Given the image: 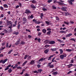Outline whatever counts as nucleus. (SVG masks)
I'll list each match as a JSON object with an SVG mask.
<instances>
[{
	"label": "nucleus",
	"mask_w": 76,
	"mask_h": 76,
	"mask_svg": "<svg viewBox=\"0 0 76 76\" xmlns=\"http://www.w3.org/2000/svg\"><path fill=\"white\" fill-rule=\"evenodd\" d=\"M32 21L34 22L36 24H39L40 23H43L42 21H41V22L39 21H37L36 20L34 19L32 20Z\"/></svg>",
	"instance_id": "1"
},
{
	"label": "nucleus",
	"mask_w": 76,
	"mask_h": 76,
	"mask_svg": "<svg viewBox=\"0 0 76 76\" xmlns=\"http://www.w3.org/2000/svg\"><path fill=\"white\" fill-rule=\"evenodd\" d=\"M51 63H52V62H51L48 63V65L47 66V67H48V66L49 67V66H50L51 64Z\"/></svg>",
	"instance_id": "35"
},
{
	"label": "nucleus",
	"mask_w": 76,
	"mask_h": 76,
	"mask_svg": "<svg viewBox=\"0 0 76 76\" xmlns=\"http://www.w3.org/2000/svg\"><path fill=\"white\" fill-rule=\"evenodd\" d=\"M28 38H31L32 36L30 35H28Z\"/></svg>",
	"instance_id": "61"
},
{
	"label": "nucleus",
	"mask_w": 76,
	"mask_h": 76,
	"mask_svg": "<svg viewBox=\"0 0 76 76\" xmlns=\"http://www.w3.org/2000/svg\"><path fill=\"white\" fill-rule=\"evenodd\" d=\"M45 23L48 25H49V24H50V23L48 21H46Z\"/></svg>",
	"instance_id": "48"
},
{
	"label": "nucleus",
	"mask_w": 76,
	"mask_h": 76,
	"mask_svg": "<svg viewBox=\"0 0 76 76\" xmlns=\"http://www.w3.org/2000/svg\"><path fill=\"white\" fill-rule=\"evenodd\" d=\"M14 34H15V35H17L18 34H19V32H14Z\"/></svg>",
	"instance_id": "40"
},
{
	"label": "nucleus",
	"mask_w": 76,
	"mask_h": 76,
	"mask_svg": "<svg viewBox=\"0 0 76 76\" xmlns=\"http://www.w3.org/2000/svg\"><path fill=\"white\" fill-rule=\"evenodd\" d=\"M59 4L60 6H63L64 5V4L61 2H59Z\"/></svg>",
	"instance_id": "31"
},
{
	"label": "nucleus",
	"mask_w": 76,
	"mask_h": 76,
	"mask_svg": "<svg viewBox=\"0 0 76 76\" xmlns=\"http://www.w3.org/2000/svg\"><path fill=\"white\" fill-rule=\"evenodd\" d=\"M40 16H44L43 13H41L40 14Z\"/></svg>",
	"instance_id": "64"
},
{
	"label": "nucleus",
	"mask_w": 76,
	"mask_h": 76,
	"mask_svg": "<svg viewBox=\"0 0 76 76\" xmlns=\"http://www.w3.org/2000/svg\"><path fill=\"white\" fill-rule=\"evenodd\" d=\"M27 62H28V61H24L22 64V66H25V65L26 64V63H27Z\"/></svg>",
	"instance_id": "20"
},
{
	"label": "nucleus",
	"mask_w": 76,
	"mask_h": 76,
	"mask_svg": "<svg viewBox=\"0 0 76 76\" xmlns=\"http://www.w3.org/2000/svg\"><path fill=\"white\" fill-rule=\"evenodd\" d=\"M56 20H58V21L60 20V19L58 17H56Z\"/></svg>",
	"instance_id": "29"
},
{
	"label": "nucleus",
	"mask_w": 76,
	"mask_h": 76,
	"mask_svg": "<svg viewBox=\"0 0 76 76\" xmlns=\"http://www.w3.org/2000/svg\"><path fill=\"white\" fill-rule=\"evenodd\" d=\"M17 69H21L22 67H20V66L17 67Z\"/></svg>",
	"instance_id": "51"
},
{
	"label": "nucleus",
	"mask_w": 76,
	"mask_h": 76,
	"mask_svg": "<svg viewBox=\"0 0 76 76\" xmlns=\"http://www.w3.org/2000/svg\"><path fill=\"white\" fill-rule=\"evenodd\" d=\"M51 1H53L52 0H49L48 1V3H50V2H51Z\"/></svg>",
	"instance_id": "53"
},
{
	"label": "nucleus",
	"mask_w": 76,
	"mask_h": 76,
	"mask_svg": "<svg viewBox=\"0 0 76 76\" xmlns=\"http://www.w3.org/2000/svg\"><path fill=\"white\" fill-rule=\"evenodd\" d=\"M9 69V68L7 67H7H6L4 69V71H6V70H8Z\"/></svg>",
	"instance_id": "50"
},
{
	"label": "nucleus",
	"mask_w": 76,
	"mask_h": 76,
	"mask_svg": "<svg viewBox=\"0 0 76 76\" xmlns=\"http://www.w3.org/2000/svg\"><path fill=\"white\" fill-rule=\"evenodd\" d=\"M57 41L60 42H63V41H61L60 39H58Z\"/></svg>",
	"instance_id": "43"
},
{
	"label": "nucleus",
	"mask_w": 76,
	"mask_h": 76,
	"mask_svg": "<svg viewBox=\"0 0 76 76\" xmlns=\"http://www.w3.org/2000/svg\"><path fill=\"white\" fill-rule=\"evenodd\" d=\"M31 2L32 3H36V1L34 0H33V1H31Z\"/></svg>",
	"instance_id": "44"
},
{
	"label": "nucleus",
	"mask_w": 76,
	"mask_h": 76,
	"mask_svg": "<svg viewBox=\"0 0 76 76\" xmlns=\"http://www.w3.org/2000/svg\"><path fill=\"white\" fill-rule=\"evenodd\" d=\"M41 35V33L39 32L38 33V36H40V35Z\"/></svg>",
	"instance_id": "60"
},
{
	"label": "nucleus",
	"mask_w": 76,
	"mask_h": 76,
	"mask_svg": "<svg viewBox=\"0 0 76 76\" xmlns=\"http://www.w3.org/2000/svg\"><path fill=\"white\" fill-rule=\"evenodd\" d=\"M52 74L53 75H57V72H53Z\"/></svg>",
	"instance_id": "23"
},
{
	"label": "nucleus",
	"mask_w": 76,
	"mask_h": 76,
	"mask_svg": "<svg viewBox=\"0 0 76 76\" xmlns=\"http://www.w3.org/2000/svg\"><path fill=\"white\" fill-rule=\"evenodd\" d=\"M61 33H62V34H64V33H66V31H60Z\"/></svg>",
	"instance_id": "34"
},
{
	"label": "nucleus",
	"mask_w": 76,
	"mask_h": 76,
	"mask_svg": "<svg viewBox=\"0 0 76 76\" xmlns=\"http://www.w3.org/2000/svg\"><path fill=\"white\" fill-rule=\"evenodd\" d=\"M51 50L52 51H57V49L56 48L54 49H51Z\"/></svg>",
	"instance_id": "22"
},
{
	"label": "nucleus",
	"mask_w": 76,
	"mask_h": 76,
	"mask_svg": "<svg viewBox=\"0 0 76 76\" xmlns=\"http://www.w3.org/2000/svg\"><path fill=\"white\" fill-rule=\"evenodd\" d=\"M8 72L9 73H10L12 72V69H10L8 70Z\"/></svg>",
	"instance_id": "17"
},
{
	"label": "nucleus",
	"mask_w": 76,
	"mask_h": 76,
	"mask_svg": "<svg viewBox=\"0 0 76 76\" xmlns=\"http://www.w3.org/2000/svg\"><path fill=\"white\" fill-rule=\"evenodd\" d=\"M72 35V33H69V34L66 35V37L67 38H68V37H70Z\"/></svg>",
	"instance_id": "10"
},
{
	"label": "nucleus",
	"mask_w": 76,
	"mask_h": 76,
	"mask_svg": "<svg viewBox=\"0 0 76 76\" xmlns=\"http://www.w3.org/2000/svg\"><path fill=\"white\" fill-rule=\"evenodd\" d=\"M7 25H12V21H8L7 22Z\"/></svg>",
	"instance_id": "13"
},
{
	"label": "nucleus",
	"mask_w": 76,
	"mask_h": 76,
	"mask_svg": "<svg viewBox=\"0 0 76 76\" xmlns=\"http://www.w3.org/2000/svg\"><path fill=\"white\" fill-rule=\"evenodd\" d=\"M51 28H48L47 29V31H51Z\"/></svg>",
	"instance_id": "59"
},
{
	"label": "nucleus",
	"mask_w": 76,
	"mask_h": 76,
	"mask_svg": "<svg viewBox=\"0 0 76 76\" xmlns=\"http://www.w3.org/2000/svg\"><path fill=\"white\" fill-rule=\"evenodd\" d=\"M64 24H66V25H69V23H68L66 22V21H64Z\"/></svg>",
	"instance_id": "49"
},
{
	"label": "nucleus",
	"mask_w": 76,
	"mask_h": 76,
	"mask_svg": "<svg viewBox=\"0 0 76 76\" xmlns=\"http://www.w3.org/2000/svg\"><path fill=\"white\" fill-rule=\"evenodd\" d=\"M37 66L38 67V68H40V67H41V65H39V64H38L37 65Z\"/></svg>",
	"instance_id": "56"
},
{
	"label": "nucleus",
	"mask_w": 76,
	"mask_h": 76,
	"mask_svg": "<svg viewBox=\"0 0 76 76\" xmlns=\"http://www.w3.org/2000/svg\"><path fill=\"white\" fill-rule=\"evenodd\" d=\"M23 21H24V22H26L27 21V19L26 18H23Z\"/></svg>",
	"instance_id": "27"
},
{
	"label": "nucleus",
	"mask_w": 76,
	"mask_h": 76,
	"mask_svg": "<svg viewBox=\"0 0 76 76\" xmlns=\"http://www.w3.org/2000/svg\"><path fill=\"white\" fill-rule=\"evenodd\" d=\"M75 1V0H68V2L70 5H73V2H74Z\"/></svg>",
	"instance_id": "3"
},
{
	"label": "nucleus",
	"mask_w": 76,
	"mask_h": 76,
	"mask_svg": "<svg viewBox=\"0 0 76 76\" xmlns=\"http://www.w3.org/2000/svg\"><path fill=\"white\" fill-rule=\"evenodd\" d=\"M35 63V61L34 60H32L30 62V64L31 65H34V64Z\"/></svg>",
	"instance_id": "11"
},
{
	"label": "nucleus",
	"mask_w": 76,
	"mask_h": 76,
	"mask_svg": "<svg viewBox=\"0 0 76 76\" xmlns=\"http://www.w3.org/2000/svg\"><path fill=\"white\" fill-rule=\"evenodd\" d=\"M5 48V47L1 48L0 49V51H2L3 50H4Z\"/></svg>",
	"instance_id": "45"
},
{
	"label": "nucleus",
	"mask_w": 76,
	"mask_h": 76,
	"mask_svg": "<svg viewBox=\"0 0 76 76\" xmlns=\"http://www.w3.org/2000/svg\"><path fill=\"white\" fill-rule=\"evenodd\" d=\"M20 24H18L17 26L18 29H19V28H20Z\"/></svg>",
	"instance_id": "41"
},
{
	"label": "nucleus",
	"mask_w": 76,
	"mask_h": 76,
	"mask_svg": "<svg viewBox=\"0 0 76 76\" xmlns=\"http://www.w3.org/2000/svg\"><path fill=\"white\" fill-rule=\"evenodd\" d=\"M30 18L32 19L33 18H34V16L32 15H31L30 17Z\"/></svg>",
	"instance_id": "58"
},
{
	"label": "nucleus",
	"mask_w": 76,
	"mask_h": 76,
	"mask_svg": "<svg viewBox=\"0 0 76 76\" xmlns=\"http://www.w3.org/2000/svg\"><path fill=\"white\" fill-rule=\"evenodd\" d=\"M25 44V42H23V41H21L20 43V45H24Z\"/></svg>",
	"instance_id": "15"
},
{
	"label": "nucleus",
	"mask_w": 76,
	"mask_h": 76,
	"mask_svg": "<svg viewBox=\"0 0 76 76\" xmlns=\"http://www.w3.org/2000/svg\"><path fill=\"white\" fill-rule=\"evenodd\" d=\"M18 66V64L16 63L15 65L12 68V69H16Z\"/></svg>",
	"instance_id": "14"
},
{
	"label": "nucleus",
	"mask_w": 76,
	"mask_h": 76,
	"mask_svg": "<svg viewBox=\"0 0 76 76\" xmlns=\"http://www.w3.org/2000/svg\"><path fill=\"white\" fill-rule=\"evenodd\" d=\"M37 40H38V42L39 43L41 41V39L39 38Z\"/></svg>",
	"instance_id": "54"
},
{
	"label": "nucleus",
	"mask_w": 76,
	"mask_h": 76,
	"mask_svg": "<svg viewBox=\"0 0 76 76\" xmlns=\"http://www.w3.org/2000/svg\"><path fill=\"white\" fill-rule=\"evenodd\" d=\"M28 55H26L24 57V59H26V58H28Z\"/></svg>",
	"instance_id": "38"
},
{
	"label": "nucleus",
	"mask_w": 76,
	"mask_h": 76,
	"mask_svg": "<svg viewBox=\"0 0 76 76\" xmlns=\"http://www.w3.org/2000/svg\"><path fill=\"white\" fill-rule=\"evenodd\" d=\"M26 31L29 32H31V31L29 30H28L27 29H26Z\"/></svg>",
	"instance_id": "55"
},
{
	"label": "nucleus",
	"mask_w": 76,
	"mask_h": 76,
	"mask_svg": "<svg viewBox=\"0 0 76 76\" xmlns=\"http://www.w3.org/2000/svg\"><path fill=\"white\" fill-rule=\"evenodd\" d=\"M12 46V44H10V46H9V43L7 42V43L6 45V48H10V47Z\"/></svg>",
	"instance_id": "7"
},
{
	"label": "nucleus",
	"mask_w": 76,
	"mask_h": 76,
	"mask_svg": "<svg viewBox=\"0 0 76 76\" xmlns=\"http://www.w3.org/2000/svg\"><path fill=\"white\" fill-rule=\"evenodd\" d=\"M20 39H19V40L17 41L15 43V45H19L20 44Z\"/></svg>",
	"instance_id": "9"
},
{
	"label": "nucleus",
	"mask_w": 76,
	"mask_h": 76,
	"mask_svg": "<svg viewBox=\"0 0 76 76\" xmlns=\"http://www.w3.org/2000/svg\"><path fill=\"white\" fill-rule=\"evenodd\" d=\"M42 10L44 12H45V11H47V10L45 8H43Z\"/></svg>",
	"instance_id": "28"
},
{
	"label": "nucleus",
	"mask_w": 76,
	"mask_h": 76,
	"mask_svg": "<svg viewBox=\"0 0 76 76\" xmlns=\"http://www.w3.org/2000/svg\"><path fill=\"white\" fill-rule=\"evenodd\" d=\"M34 73H38V72L37 71V70L34 71L33 72Z\"/></svg>",
	"instance_id": "47"
},
{
	"label": "nucleus",
	"mask_w": 76,
	"mask_h": 76,
	"mask_svg": "<svg viewBox=\"0 0 76 76\" xmlns=\"http://www.w3.org/2000/svg\"><path fill=\"white\" fill-rule=\"evenodd\" d=\"M45 60V58H42L39 60V61H43V60Z\"/></svg>",
	"instance_id": "12"
},
{
	"label": "nucleus",
	"mask_w": 76,
	"mask_h": 76,
	"mask_svg": "<svg viewBox=\"0 0 76 76\" xmlns=\"http://www.w3.org/2000/svg\"><path fill=\"white\" fill-rule=\"evenodd\" d=\"M4 17V14H1L0 16V18H3Z\"/></svg>",
	"instance_id": "46"
},
{
	"label": "nucleus",
	"mask_w": 76,
	"mask_h": 76,
	"mask_svg": "<svg viewBox=\"0 0 76 76\" xmlns=\"http://www.w3.org/2000/svg\"><path fill=\"white\" fill-rule=\"evenodd\" d=\"M67 56V55L66 54H63L61 55L60 56V57L61 58V59H63L64 57H66Z\"/></svg>",
	"instance_id": "2"
},
{
	"label": "nucleus",
	"mask_w": 76,
	"mask_h": 76,
	"mask_svg": "<svg viewBox=\"0 0 76 76\" xmlns=\"http://www.w3.org/2000/svg\"><path fill=\"white\" fill-rule=\"evenodd\" d=\"M66 51H68V52H70V51H72V49H66Z\"/></svg>",
	"instance_id": "33"
},
{
	"label": "nucleus",
	"mask_w": 76,
	"mask_h": 76,
	"mask_svg": "<svg viewBox=\"0 0 76 76\" xmlns=\"http://www.w3.org/2000/svg\"><path fill=\"white\" fill-rule=\"evenodd\" d=\"M59 51H60V54H63V50L60 49L59 50Z\"/></svg>",
	"instance_id": "24"
},
{
	"label": "nucleus",
	"mask_w": 76,
	"mask_h": 76,
	"mask_svg": "<svg viewBox=\"0 0 76 76\" xmlns=\"http://www.w3.org/2000/svg\"><path fill=\"white\" fill-rule=\"evenodd\" d=\"M51 31H48V32H47V34L48 35H50V34H51Z\"/></svg>",
	"instance_id": "36"
},
{
	"label": "nucleus",
	"mask_w": 76,
	"mask_h": 76,
	"mask_svg": "<svg viewBox=\"0 0 76 76\" xmlns=\"http://www.w3.org/2000/svg\"><path fill=\"white\" fill-rule=\"evenodd\" d=\"M30 7L32 8L33 10H35V9H36V7H35V6H34L33 4H32L31 5Z\"/></svg>",
	"instance_id": "4"
},
{
	"label": "nucleus",
	"mask_w": 76,
	"mask_h": 76,
	"mask_svg": "<svg viewBox=\"0 0 76 76\" xmlns=\"http://www.w3.org/2000/svg\"><path fill=\"white\" fill-rule=\"evenodd\" d=\"M52 9H57V7L54 5L52 6Z\"/></svg>",
	"instance_id": "30"
},
{
	"label": "nucleus",
	"mask_w": 76,
	"mask_h": 76,
	"mask_svg": "<svg viewBox=\"0 0 76 76\" xmlns=\"http://www.w3.org/2000/svg\"><path fill=\"white\" fill-rule=\"evenodd\" d=\"M72 73V71H70L69 72H68L67 73V74L68 75H69V74H70V73Z\"/></svg>",
	"instance_id": "62"
},
{
	"label": "nucleus",
	"mask_w": 76,
	"mask_h": 76,
	"mask_svg": "<svg viewBox=\"0 0 76 76\" xmlns=\"http://www.w3.org/2000/svg\"><path fill=\"white\" fill-rule=\"evenodd\" d=\"M25 13L26 14H28V13H31V11H29V10L28 9H26L25 10Z\"/></svg>",
	"instance_id": "6"
},
{
	"label": "nucleus",
	"mask_w": 76,
	"mask_h": 76,
	"mask_svg": "<svg viewBox=\"0 0 76 76\" xmlns=\"http://www.w3.org/2000/svg\"><path fill=\"white\" fill-rule=\"evenodd\" d=\"M67 66H68V68H70L72 66H73V64H71L67 65Z\"/></svg>",
	"instance_id": "16"
},
{
	"label": "nucleus",
	"mask_w": 76,
	"mask_h": 76,
	"mask_svg": "<svg viewBox=\"0 0 76 76\" xmlns=\"http://www.w3.org/2000/svg\"><path fill=\"white\" fill-rule=\"evenodd\" d=\"M42 31L43 32V33L45 34V33H46L47 32V30L45 29H43L42 30Z\"/></svg>",
	"instance_id": "18"
},
{
	"label": "nucleus",
	"mask_w": 76,
	"mask_h": 76,
	"mask_svg": "<svg viewBox=\"0 0 76 76\" xmlns=\"http://www.w3.org/2000/svg\"><path fill=\"white\" fill-rule=\"evenodd\" d=\"M54 56L53 55L50 56L48 58V60H50L51 58L52 57H53Z\"/></svg>",
	"instance_id": "25"
},
{
	"label": "nucleus",
	"mask_w": 76,
	"mask_h": 76,
	"mask_svg": "<svg viewBox=\"0 0 76 76\" xmlns=\"http://www.w3.org/2000/svg\"><path fill=\"white\" fill-rule=\"evenodd\" d=\"M42 69H38L37 71H38V73H41L42 72Z\"/></svg>",
	"instance_id": "19"
},
{
	"label": "nucleus",
	"mask_w": 76,
	"mask_h": 76,
	"mask_svg": "<svg viewBox=\"0 0 76 76\" xmlns=\"http://www.w3.org/2000/svg\"><path fill=\"white\" fill-rule=\"evenodd\" d=\"M49 51V50L48 49V50H45L44 51V53L45 54H47V53H48Z\"/></svg>",
	"instance_id": "21"
},
{
	"label": "nucleus",
	"mask_w": 76,
	"mask_h": 76,
	"mask_svg": "<svg viewBox=\"0 0 76 76\" xmlns=\"http://www.w3.org/2000/svg\"><path fill=\"white\" fill-rule=\"evenodd\" d=\"M61 10L62 11H64V12H67V9L66 7H63L61 8Z\"/></svg>",
	"instance_id": "5"
},
{
	"label": "nucleus",
	"mask_w": 76,
	"mask_h": 76,
	"mask_svg": "<svg viewBox=\"0 0 76 76\" xmlns=\"http://www.w3.org/2000/svg\"><path fill=\"white\" fill-rule=\"evenodd\" d=\"M3 6L5 8H8V6L6 4H4Z\"/></svg>",
	"instance_id": "26"
},
{
	"label": "nucleus",
	"mask_w": 76,
	"mask_h": 76,
	"mask_svg": "<svg viewBox=\"0 0 76 76\" xmlns=\"http://www.w3.org/2000/svg\"><path fill=\"white\" fill-rule=\"evenodd\" d=\"M12 25H10V26H9V28H10V29L11 30L12 29Z\"/></svg>",
	"instance_id": "63"
},
{
	"label": "nucleus",
	"mask_w": 76,
	"mask_h": 76,
	"mask_svg": "<svg viewBox=\"0 0 76 76\" xmlns=\"http://www.w3.org/2000/svg\"><path fill=\"white\" fill-rule=\"evenodd\" d=\"M12 51H13L12 49L11 50H10V51L8 52V54H10V53H11V52H12Z\"/></svg>",
	"instance_id": "42"
},
{
	"label": "nucleus",
	"mask_w": 76,
	"mask_h": 76,
	"mask_svg": "<svg viewBox=\"0 0 76 76\" xmlns=\"http://www.w3.org/2000/svg\"><path fill=\"white\" fill-rule=\"evenodd\" d=\"M55 59V57L53 58L52 59V63H53L54 62V59Z\"/></svg>",
	"instance_id": "52"
},
{
	"label": "nucleus",
	"mask_w": 76,
	"mask_h": 76,
	"mask_svg": "<svg viewBox=\"0 0 76 76\" xmlns=\"http://www.w3.org/2000/svg\"><path fill=\"white\" fill-rule=\"evenodd\" d=\"M0 10L1 11H3L4 10V9H3V7L2 6H1L0 8Z\"/></svg>",
	"instance_id": "32"
},
{
	"label": "nucleus",
	"mask_w": 76,
	"mask_h": 76,
	"mask_svg": "<svg viewBox=\"0 0 76 76\" xmlns=\"http://www.w3.org/2000/svg\"><path fill=\"white\" fill-rule=\"evenodd\" d=\"M49 68H54V65H51L49 66Z\"/></svg>",
	"instance_id": "37"
},
{
	"label": "nucleus",
	"mask_w": 76,
	"mask_h": 76,
	"mask_svg": "<svg viewBox=\"0 0 76 76\" xmlns=\"http://www.w3.org/2000/svg\"><path fill=\"white\" fill-rule=\"evenodd\" d=\"M70 40L71 41H73L74 42H76V40H75V39L74 38H71L70 39Z\"/></svg>",
	"instance_id": "39"
},
{
	"label": "nucleus",
	"mask_w": 76,
	"mask_h": 76,
	"mask_svg": "<svg viewBox=\"0 0 76 76\" xmlns=\"http://www.w3.org/2000/svg\"><path fill=\"white\" fill-rule=\"evenodd\" d=\"M64 14H65V16H67V15H67V12H65L64 13H62V14H64Z\"/></svg>",
	"instance_id": "57"
},
{
	"label": "nucleus",
	"mask_w": 76,
	"mask_h": 76,
	"mask_svg": "<svg viewBox=\"0 0 76 76\" xmlns=\"http://www.w3.org/2000/svg\"><path fill=\"white\" fill-rule=\"evenodd\" d=\"M56 42L54 41H51L49 42V44H54Z\"/></svg>",
	"instance_id": "8"
}]
</instances>
